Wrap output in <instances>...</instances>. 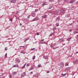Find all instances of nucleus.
Masks as SVG:
<instances>
[{
  "label": "nucleus",
  "mask_w": 78,
  "mask_h": 78,
  "mask_svg": "<svg viewBox=\"0 0 78 78\" xmlns=\"http://www.w3.org/2000/svg\"><path fill=\"white\" fill-rule=\"evenodd\" d=\"M64 63L62 62H61L60 63V69H62L64 67Z\"/></svg>",
  "instance_id": "1"
},
{
  "label": "nucleus",
  "mask_w": 78,
  "mask_h": 78,
  "mask_svg": "<svg viewBox=\"0 0 78 78\" xmlns=\"http://www.w3.org/2000/svg\"><path fill=\"white\" fill-rule=\"evenodd\" d=\"M25 73H26L25 72H23L21 75V78H23V77H24V76H25Z\"/></svg>",
  "instance_id": "2"
},
{
  "label": "nucleus",
  "mask_w": 78,
  "mask_h": 78,
  "mask_svg": "<svg viewBox=\"0 0 78 78\" xmlns=\"http://www.w3.org/2000/svg\"><path fill=\"white\" fill-rule=\"evenodd\" d=\"M39 18H34L32 20H31V22H33V21H36V20H39Z\"/></svg>",
  "instance_id": "3"
},
{
  "label": "nucleus",
  "mask_w": 78,
  "mask_h": 78,
  "mask_svg": "<svg viewBox=\"0 0 78 78\" xmlns=\"http://www.w3.org/2000/svg\"><path fill=\"white\" fill-rule=\"evenodd\" d=\"M61 17L59 16L58 17L56 18V22H58V21H59V20H60V19H61Z\"/></svg>",
  "instance_id": "4"
},
{
  "label": "nucleus",
  "mask_w": 78,
  "mask_h": 78,
  "mask_svg": "<svg viewBox=\"0 0 78 78\" xmlns=\"http://www.w3.org/2000/svg\"><path fill=\"white\" fill-rule=\"evenodd\" d=\"M55 14H57L58 13H59V10H56L55 11H54Z\"/></svg>",
  "instance_id": "5"
},
{
  "label": "nucleus",
  "mask_w": 78,
  "mask_h": 78,
  "mask_svg": "<svg viewBox=\"0 0 78 78\" xmlns=\"http://www.w3.org/2000/svg\"><path fill=\"white\" fill-rule=\"evenodd\" d=\"M73 63L74 64H78V60L77 59H76L75 60V61L73 62Z\"/></svg>",
  "instance_id": "6"
},
{
  "label": "nucleus",
  "mask_w": 78,
  "mask_h": 78,
  "mask_svg": "<svg viewBox=\"0 0 78 78\" xmlns=\"http://www.w3.org/2000/svg\"><path fill=\"white\" fill-rule=\"evenodd\" d=\"M31 14H32V16L33 17H34L36 16V13H35L34 12L32 13Z\"/></svg>",
  "instance_id": "7"
},
{
  "label": "nucleus",
  "mask_w": 78,
  "mask_h": 78,
  "mask_svg": "<svg viewBox=\"0 0 78 78\" xmlns=\"http://www.w3.org/2000/svg\"><path fill=\"white\" fill-rule=\"evenodd\" d=\"M53 4L50 5L49 7V8H48V9H51L52 7H53Z\"/></svg>",
  "instance_id": "8"
},
{
  "label": "nucleus",
  "mask_w": 78,
  "mask_h": 78,
  "mask_svg": "<svg viewBox=\"0 0 78 78\" xmlns=\"http://www.w3.org/2000/svg\"><path fill=\"white\" fill-rule=\"evenodd\" d=\"M43 58L44 59H47L48 58V56L45 55L43 56Z\"/></svg>",
  "instance_id": "9"
},
{
  "label": "nucleus",
  "mask_w": 78,
  "mask_h": 78,
  "mask_svg": "<svg viewBox=\"0 0 78 78\" xmlns=\"http://www.w3.org/2000/svg\"><path fill=\"white\" fill-rule=\"evenodd\" d=\"M50 13H51L52 15H54V14H55V11H51L50 12Z\"/></svg>",
  "instance_id": "10"
},
{
  "label": "nucleus",
  "mask_w": 78,
  "mask_h": 78,
  "mask_svg": "<svg viewBox=\"0 0 78 78\" xmlns=\"http://www.w3.org/2000/svg\"><path fill=\"white\" fill-rule=\"evenodd\" d=\"M12 67H17V68H19V66L17 65H15L12 66Z\"/></svg>",
  "instance_id": "11"
},
{
  "label": "nucleus",
  "mask_w": 78,
  "mask_h": 78,
  "mask_svg": "<svg viewBox=\"0 0 78 78\" xmlns=\"http://www.w3.org/2000/svg\"><path fill=\"white\" fill-rule=\"evenodd\" d=\"M59 41L60 42H62L64 41V39L63 38L60 39L59 40Z\"/></svg>",
  "instance_id": "12"
},
{
  "label": "nucleus",
  "mask_w": 78,
  "mask_h": 78,
  "mask_svg": "<svg viewBox=\"0 0 78 78\" xmlns=\"http://www.w3.org/2000/svg\"><path fill=\"white\" fill-rule=\"evenodd\" d=\"M16 1H17V0H12L10 1V2L11 3H15Z\"/></svg>",
  "instance_id": "13"
},
{
  "label": "nucleus",
  "mask_w": 78,
  "mask_h": 78,
  "mask_svg": "<svg viewBox=\"0 0 78 78\" xmlns=\"http://www.w3.org/2000/svg\"><path fill=\"white\" fill-rule=\"evenodd\" d=\"M61 12L62 13H64V12H65V10L64 9H62L61 10Z\"/></svg>",
  "instance_id": "14"
},
{
  "label": "nucleus",
  "mask_w": 78,
  "mask_h": 78,
  "mask_svg": "<svg viewBox=\"0 0 78 78\" xmlns=\"http://www.w3.org/2000/svg\"><path fill=\"white\" fill-rule=\"evenodd\" d=\"M74 2H75L74 0H71L70 1L69 3H74Z\"/></svg>",
  "instance_id": "15"
},
{
  "label": "nucleus",
  "mask_w": 78,
  "mask_h": 78,
  "mask_svg": "<svg viewBox=\"0 0 78 78\" xmlns=\"http://www.w3.org/2000/svg\"><path fill=\"white\" fill-rule=\"evenodd\" d=\"M70 68L68 67L65 68V70H70Z\"/></svg>",
  "instance_id": "16"
},
{
  "label": "nucleus",
  "mask_w": 78,
  "mask_h": 78,
  "mask_svg": "<svg viewBox=\"0 0 78 78\" xmlns=\"http://www.w3.org/2000/svg\"><path fill=\"white\" fill-rule=\"evenodd\" d=\"M41 17H42V18H45V19H46L47 18V15H45L43 16H41Z\"/></svg>",
  "instance_id": "17"
},
{
  "label": "nucleus",
  "mask_w": 78,
  "mask_h": 78,
  "mask_svg": "<svg viewBox=\"0 0 78 78\" xmlns=\"http://www.w3.org/2000/svg\"><path fill=\"white\" fill-rule=\"evenodd\" d=\"M34 68H33V66H31L29 69V70L30 71V70H33Z\"/></svg>",
  "instance_id": "18"
},
{
  "label": "nucleus",
  "mask_w": 78,
  "mask_h": 78,
  "mask_svg": "<svg viewBox=\"0 0 78 78\" xmlns=\"http://www.w3.org/2000/svg\"><path fill=\"white\" fill-rule=\"evenodd\" d=\"M47 2H44L42 4L43 6H44V5H47Z\"/></svg>",
  "instance_id": "19"
},
{
  "label": "nucleus",
  "mask_w": 78,
  "mask_h": 78,
  "mask_svg": "<svg viewBox=\"0 0 78 78\" xmlns=\"http://www.w3.org/2000/svg\"><path fill=\"white\" fill-rule=\"evenodd\" d=\"M67 75L66 73H65V74H63V73L61 74V75H62V76H64L65 75Z\"/></svg>",
  "instance_id": "20"
},
{
  "label": "nucleus",
  "mask_w": 78,
  "mask_h": 78,
  "mask_svg": "<svg viewBox=\"0 0 78 78\" xmlns=\"http://www.w3.org/2000/svg\"><path fill=\"white\" fill-rule=\"evenodd\" d=\"M20 62V61L19 60H16V62L17 63L18 62Z\"/></svg>",
  "instance_id": "21"
},
{
  "label": "nucleus",
  "mask_w": 78,
  "mask_h": 78,
  "mask_svg": "<svg viewBox=\"0 0 78 78\" xmlns=\"http://www.w3.org/2000/svg\"><path fill=\"white\" fill-rule=\"evenodd\" d=\"M25 66H26V63H25L23 66H22V69H24L25 68Z\"/></svg>",
  "instance_id": "22"
},
{
  "label": "nucleus",
  "mask_w": 78,
  "mask_h": 78,
  "mask_svg": "<svg viewBox=\"0 0 78 78\" xmlns=\"http://www.w3.org/2000/svg\"><path fill=\"white\" fill-rule=\"evenodd\" d=\"M70 14H68V15H67L66 16V17L67 18H68L69 17H70Z\"/></svg>",
  "instance_id": "23"
},
{
  "label": "nucleus",
  "mask_w": 78,
  "mask_h": 78,
  "mask_svg": "<svg viewBox=\"0 0 78 78\" xmlns=\"http://www.w3.org/2000/svg\"><path fill=\"white\" fill-rule=\"evenodd\" d=\"M55 33V32H54L53 33H51V34L50 35H49L50 36H52Z\"/></svg>",
  "instance_id": "24"
},
{
  "label": "nucleus",
  "mask_w": 78,
  "mask_h": 78,
  "mask_svg": "<svg viewBox=\"0 0 78 78\" xmlns=\"http://www.w3.org/2000/svg\"><path fill=\"white\" fill-rule=\"evenodd\" d=\"M73 33H74V34H76V33H78V32H77L76 31H74L73 32Z\"/></svg>",
  "instance_id": "25"
},
{
  "label": "nucleus",
  "mask_w": 78,
  "mask_h": 78,
  "mask_svg": "<svg viewBox=\"0 0 78 78\" xmlns=\"http://www.w3.org/2000/svg\"><path fill=\"white\" fill-rule=\"evenodd\" d=\"M56 30V28L54 27L53 28V31H55V30Z\"/></svg>",
  "instance_id": "26"
},
{
  "label": "nucleus",
  "mask_w": 78,
  "mask_h": 78,
  "mask_svg": "<svg viewBox=\"0 0 78 78\" xmlns=\"http://www.w3.org/2000/svg\"><path fill=\"white\" fill-rule=\"evenodd\" d=\"M55 25L56 27H58L59 26V23H56Z\"/></svg>",
  "instance_id": "27"
},
{
  "label": "nucleus",
  "mask_w": 78,
  "mask_h": 78,
  "mask_svg": "<svg viewBox=\"0 0 78 78\" xmlns=\"http://www.w3.org/2000/svg\"><path fill=\"white\" fill-rule=\"evenodd\" d=\"M33 76L36 77H37V75H36V74H34Z\"/></svg>",
  "instance_id": "28"
},
{
  "label": "nucleus",
  "mask_w": 78,
  "mask_h": 78,
  "mask_svg": "<svg viewBox=\"0 0 78 78\" xmlns=\"http://www.w3.org/2000/svg\"><path fill=\"white\" fill-rule=\"evenodd\" d=\"M73 9H74V6L72 7L71 9V10H73Z\"/></svg>",
  "instance_id": "29"
},
{
  "label": "nucleus",
  "mask_w": 78,
  "mask_h": 78,
  "mask_svg": "<svg viewBox=\"0 0 78 78\" xmlns=\"http://www.w3.org/2000/svg\"><path fill=\"white\" fill-rule=\"evenodd\" d=\"M65 66H69V63H67L65 64Z\"/></svg>",
  "instance_id": "30"
},
{
  "label": "nucleus",
  "mask_w": 78,
  "mask_h": 78,
  "mask_svg": "<svg viewBox=\"0 0 78 78\" xmlns=\"http://www.w3.org/2000/svg\"><path fill=\"white\" fill-rule=\"evenodd\" d=\"M47 63H49V61L47 62L46 63H44V64L45 65H46V64H47Z\"/></svg>",
  "instance_id": "31"
},
{
  "label": "nucleus",
  "mask_w": 78,
  "mask_h": 78,
  "mask_svg": "<svg viewBox=\"0 0 78 78\" xmlns=\"http://www.w3.org/2000/svg\"><path fill=\"white\" fill-rule=\"evenodd\" d=\"M38 11V9H36L35 10V12H37Z\"/></svg>",
  "instance_id": "32"
},
{
  "label": "nucleus",
  "mask_w": 78,
  "mask_h": 78,
  "mask_svg": "<svg viewBox=\"0 0 78 78\" xmlns=\"http://www.w3.org/2000/svg\"><path fill=\"white\" fill-rule=\"evenodd\" d=\"M24 20L25 21H28V19H27L25 18L24 19Z\"/></svg>",
  "instance_id": "33"
},
{
  "label": "nucleus",
  "mask_w": 78,
  "mask_h": 78,
  "mask_svg": "<svg viewBox=\"0 0 78 78\" xmlns=\"http://www.w3.org/2000/svg\"><path fill=\"white\" fill-rule=\"evenodd\" d=\"M33 60H34V59H35V56H34L33 57V58H32Z\"/></svg>",
  "instance_id": "34"
},
{
  "label": "nucleus",
  "mask_w": 78,
  "mask_h": 78,
  "mask_svg": "<svg viewBox=\"0 0 78 78\" xmlns=\"http://www.w3.org/2000/svg\"><path fill=\"white\" fill-rule=\"evenodd\" d=\"M17 73V72H15L13 73L14 75H15V74H16Z\"/></svg>",
  "instance_id": "35"
},
{
  "label": "nucleus",
  "mask_w": 78,
  "mask_h": 78,
  "mask_svg": "<svg viewBox=\"0 0 78 78\" xmlns=\"http://www.w3.org/2000/svg\"><path fill=\"white\" fill-rule=\"evenodd\" d=\"M50 46L51 48H53V47L54 46H52V44H51Z\"/></svg>",
  "instance_id": "36"
},
{
  "label": "nucleus",
  "mask_w": 78,
  "mask_h": 78,
  "mask_svg": "<svg viewBox=\"0 0 78 78\" xmlns=\"http://www.w3.org/2000/svg\"><path fill=\"white\" fill-rule=\"evenodd\" d=\"M70 39H71V38H69L68 39V41H70Z\"/></svg>",
  "instance_id": "37"
},
{
  "label": "nucleus",
  "mask_w": 78,
  "mask_h": 78,
  "mask_svg": "<svg viewBox=\"0 0 78 78\" xmlns=\"http://www.w3.org/2000/svg\"><path fill=\"white\" fill-rule=\"evenodd\" d=\"M10 21H11V22H12V18H11L10 19Z\"/></svg>",
  "instance_id": "38"
},
{
  "label": "nucleus",
  "mask_w": 78,
  "mask_h": 78,
  "mask_svg": "<svg viewBox=\"0 0 78 78\" xmlns=\"http://www.w3.org/2000/svg\"><path fill=\"white\" fill-rule=\"evenodd\" d=\"M5 58H7V54H5Z\"/></svg>",
  "instance_id": "39"
},
{
  "label": "nucleus",
  "mask_w": 78,
  "mask_h": 78,
  "mask_svg": "<svg viewBox=\"0 0 78 78\" xmlns=\"http://www.w3.org/2000/svg\"><path fill=\"white\" fill-rule=\"evenodd\" d=\"M35 50V48H33L32 49H31V50Z\"/></svg>",
  "instance_id": "40"
},
{
  "label": "nucleus",
  "mask_w": 78,
  "mask_h": 78,
  "mask_svg": "<svg viewBox=\"0 0 78 78\" xmlns=\"http://www.w3.org/2000/svg\"><path fill=\"white\" fill-rule=\"evenodd\" d=\"M58 48V47H56V48H53V50H55V49H56V48Z\"/></svg>",
  "instance_id": "41"
},
{
  "label": "nucleus",
  "mask_w": 78,
  "mask_h": 78,
  "mask_svg": "<svg viewBox=\"0 0 78 78\" xmlns=\"http://www.w3.org/2000/svg\"><path fill=\"white\" fill-rule=\"evenodd\" d=\"M49 2H53V1H54V0H49Z\"/></svg>",
  "instance_id": "42"
},
{
  "label": "nucleus",
  "mask_w": 78,
  "mask_h": 78,
  "mask_svg": "<svg viewBox=\"0 0 78 78\" xmlns=\"http://www.w3.org/2000/svg\"><path fill=\"white\" fill-rule=\"evenodd\" d=\"M61 2V0H58V2Z\"/></svg>",
  "instance_id": "43"
},
{
  "label": "nucleus",
  "mask_w": 78,
  "mask_h": 78,
  "mask_svg": "<svg viewBox=\"0 0 78 78\" xmlns=\"http://www.w3.org/2000/svg\"><path fill=\"white\" fill-rule=\"evenodd\" d=\"M20 47H23V48H25V46H20Z\"/></svg>",
  "instance_id": "44"
},
{
  "label": "nucleus",
  "mask_w": 78,
  "mask_h": 78,
  "mask_svg": "<svg viewBox=\"0 0 78 78\" xmlns=\"http://www.w3.org/2000/svg\"><path fill=\"white\" fill-rule=\"evenodd\" d=\"M29 39H30V38H27V39L26 40V41H25V42H26V41H27V40H28Z\"/></svg>",
  "instance_id": "45"
},
{
  "label": "nucleus",
  "mask_w": 78,
  "mask_h": 78,
  "mask_svg": "<svg viewBox=\"0 0 78 78\" xmlns=\"http://www.w3.org/2000/svg\"><path fill=\"white\" fill-rule=\"evenodd\" d=\"M27 67H28V66H30V65L29 64H27Z\"/></svg>",
  "instance_id": "46"
},
{
  "label": "nucleus",
  "mask_w": 78,
  "mask_h": 78,
  "mask_svg": "<svg viewBox=\"0 0 78 78\" xmlns=\"http://www.w3.org/2000/svg\"><path fill=\"white\" fill-rule=\"evenodd\" d=\"M44 41V39H43L41 40V42H43V41Z\"/></svg>",
  "instance_id": "47"
},
{
  "label": "nucleus",
  "mask_w": 78,
  "mask_h": 78,
  "mask_svg": "<svg viewBox=\"0 0 78 78\" xmlns=\"http://www.w3.org/2000/svg\"><path fill=\"white\" fill-rule=\"evenodd\" d=\"M27 19H29V18H30V16H27Z\"/></svg>",
  "instance_id": "48"
},
{
  "label": "nucleus",
  "mask_w": 78,
  "mask_h": 78,
  "mask_svg": "<svg viewBox=\"0 0 78 78\" xmlns=\"http://www.w3.org/2000/svg\"><path fill=\"white\" fill-rule=\"evenodd\" d=\"M40 66H41V65H38V67H40Z\"/></svg>",
  "instance_id": "49"
},
{
  "label": "nucleus",
  "mask_w": 78,
  "mask_h": 78,
  "mask_svg": "<svg viewBox=\"0 0 78 78\" xmlns=\"http://www.w3.org/2000/svg\"><path fill=\"white\" fill-rule=\"evenodd\" d=\"M30 74H31V75H32V74H33V72H31L30 73Z\"/></svg>",
  "instance_id": "50"
},
{
  "label": "nucleus",
  "mask_w": 78,
  "mask_h": 78,
  "mask_svg": "<svg viewBox=\"0 0 78 78\" xmlns=\"http://www.w3.org/2000/svg\"><path fill=\"white\" fill-rule=\"evenodd\" d=\"M20 27L22 26V23H20Z\"/></svg>",
  "instance_id": "51"
},
{
  "label": "nucleus",
  "mask_w": 78,
  "mask_h": 78,
  "mask_svg": "<svg viewBox=\"0 0 78 78\" xmlns=\"http://www.w3.org/2000/svg\"><path fill=\"white\" fill-rule=\"evenodd\" d=\"M21 53H23V54H25V53L23 52H21Z\"/></svg>",
  "instance_id": "52"
},
{
  "label": "nucleus",
  "mask_w": 78,
  "mask_h": 78,
  "mask_svg": "<svg viewBox=\"0 0 78 78\" xmlns=\"http://www.w3.org/2000/svg\"><path fill=\"white\" fill-rule=\"evenodd\" d=\"M76 4H78V1L76 2Z\"/></svg>",
  "instance_id": "53"
},
{
  "label": "nucleus",
  "mask_w": 78,
  "mask_h": 78,
  "mask_svg": "<svg viewBox=\"0 0 78 78\" xmlns=\"http://www.w3.org/2000/svg\"><path fill=\"white\" fill-rule=\"evenodd\" d=\"M5 50L6 51V50H8V49L6 48H5Z\"/></svg>",
  "instance_id": "54"
},
{
  "label": "nucleus",
  "mask_w": 78,
  "mask_h": 78,
  "mask_svg": "<svg viewBox=\"0 0 78 78\" xmlns=\"http://www.w3.org/2000/svg\"><path fill=\"white\" fill-rule=\"evenodd\" d=\"M37 35H39V33H37Z\"/></svg>",
  "instance_id": "55"
},
{
  "label": "nucleus",
  "mask_w": 78,
  "mask_h": 78,
  "mask_svg": "<svg viewBox=\"0 0 78 78\" xmlns=\"http://www.w3.org/2000/svg\"><path fill=\"white\" fill-rule=\"evenodd\" d=\"M49 72H49V71H48L47 72V73H49Z\"/></svg>",
  "instance_id": "56"
},
{
  "label": "nucleus",
  "mask_w": 78,
  "mask_h": 78,
  "mask_svg": "<svg viewBox=\"0 0 78 78\" xmlns=\"http://www.w3.org/2000/svg\"><path fill=\"white\" fill-rule=\"evenodd\" d=\"M2 78H5V76H3Z\"/></svg>",
  "instance_id": "57"
},
{
  "label": "nucleus",
  "mask_w": 78,
  "mask_h": 78,
  "mask_svg": "<svg viewBox=\"0 0 78 78\" xmlns=\"http://www.w3.org/2000/svg\"><path fill=\"white\" fill-rule=\"evenodd\" d=\"M77 53H78V51H77L76 53V54H77Z\"/></svg>",
  "instance_id": "58"
},
{
  "label": "nucleus",
  "mask_w": 78,
  "mask_h": 78,
  "mask_svg": "<svg viewBox=\"0 0 78 78\" xmlns=\"http://www.w3.org/2000/svg\"><path fill=\"white\" fill-rule=\"evenodd\" d=\"M69 31H70V32H71V31H72V30L70 29L69 30Z\"/></svg>",
  "instance_id": "59"
},
{
  "label": "nucleus",
  "mask_w": 78,
  "mask_h": 78,
  "mask_svg": "<svg viewBox=\"0 0 78 78\" xmlns=\"http://www.w3.org/2000/svg\"><path fill=\"white\" fill-rule=\"evenodd\" d=\"M41 43V44H45V43Z\"/></svg>",
  "instance_id": "60"
},
{
  "label": "nucleus",
  "mask_w": 78,
  "mask_h": 78,
  "mask_svg": "<svg viewBox=\"0 0 78 78\" xmlns=\"http://www.w3.org/2000/svg\"><path fill=\"white\" fill-rule=\"evenodd\" d=\"M74 75V74H72V75Z\"/></svg>",
  "instance_id": "61"
},
{
  "label": "nucleus",
  "mask_w": 78,
  "mask_h": 78,
  "mask_svg": "<svg viewBox=\"0 0 78 78\" xmlns=\"http://www.w3.org/2000/svg\"><path fill=\"white\" fill-rule=\"evenodd\" d=\"M66 0H65V2H66Z\"/></svg>",
  "instance_id": "62"
},
{
  "label": "nucleus",
  "mask_w": 78,
  "mask_h": 78,
  "mask_svg": "<svg viewBox=\"0 0 78 78\" xmlns=\"http://www.w3.org/2000/svg\"><path fill=\"white\" fill-rule=\"evenodd\" d=\"M67 50L66 49V50H65V51H67Z\"/></svg>",
  "instance_id": "63"
},
{
  "label": "nucleus",
  "mask_w": 78,
  "mask_h": 78,
  "mask_svg": "<svg viewBox=\"0 0 78 78\" xmlns=\"http://www.w3.org/2000/svg\"><path fill=\"white\" fill-rule=\"evenodd\" d=\"M77 23H78V21H77Z\"/></svg>",
  "instance_id": "64"
}]
</instances>
